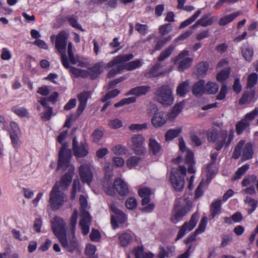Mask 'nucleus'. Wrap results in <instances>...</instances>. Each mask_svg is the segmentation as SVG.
Wrapping results in <instances>:
<instances>
[{
	"label": "nucleus",
	"instance_id": "nucleus-1",
	"mask_svg": "<svg viewBox=\"0 0 258 258\" xmlns=\"http://www.w3.org/2000/svg\"><path fill=\"white\" fill-rule=\"evenodd\" d=\"M61 157L58 156L57 170H68V172L55 183L50 193L49 202L51 208L54 210H58L66 201V195L62 191L67 189L70 185L75 170L74 166L70 163L69 156Z\"/></svg>",
	"mask_w": 258,
	"mask_h": 258
},
{
	"label": "nucleus",
	"instance_id": "nucleus-2",
	"mask_svg": "<svg viewBox=\"0 0 258 258\" xmlns=\"http://www.w3.org/2000/svg\"><path fill=\"white\" fill-rule=\"evenodd\" d=\"M67 38L68 36L65 32H59L56 37L55 47L61 54V61L63 67L66 69H70V72L75 77H79L81 69L70 66L66 54Z\"/></svg>",
	"mask_w": 258,
	"mask_h": 258
},
{
	"label": "nucleus",
	"instance_id": "nucleus-3",
	"mask_svg": "<svg viewBox=\"0 0 258 258\" xmlns=\"http://www.w3.org/2000/svg\"><path fill=\"white\" fill-rule=\"evenodd\" d=\"M186 174V168L184 166H179L178 168H173L171 169L169 180L176 191L180 192L183 189Z\"/></svg>",
	"mask_w": 258,
	"mask_h": 258
},
{
	"label": "nucleus",
	"instance_id": "nucleus-4",
	"mask_svg": "<svg viewBox=\"0 0 258 258\" xmlns=\"http://www.w3.org/2000/svg\"><path fill=\"white\" fill-rule=\"evenodd\" d=\"M65 225L63 220L57 216H55L53 221H51V227L54 234L58 238L61 245L63 247H67L68 241L67 238Z\"/></svg>",
	"mask_w": 258,
	"mask_h": 258
},
{
	"label": "nucleus",
	"instance_id": "nucleus-5",
	"mask_svg": "<svg viewBox=\"0 0 258 258\" xmlns=\"http://www.w3.org/2000/svg\"><path fill=\"white\" fill-rule=\"evenodd\" d=\"M79 201L81 205L80 212L81 216L79 225L81 227L83 233L86 235L89 232V226L91 224V217L87 211L88 203L86 198L84 196L81 195Z\"/></svg>",
	"mask_w": 258,
	"mask_h": 258
},
{
	"label": "nucleus",
	"instance_id": "nucleus-6",
	"mask_svg": "<svg viewBox=\"0 0 258 258\" xmlns=\"http://www.w3.org/2000/svg\"><path fill=\"white\" fill-rule=\"evenodd\" d=\"M134 55L131 53L120 54L115 57L107 64L108 68L113 67V68L108 73V78H112L115 75L119 74L123 70L122 67V63L132 59Z\"/></svg>",
	"mask_w": 258,
	"mask_h": 258
},
{
	"label": "nucleus",
	"instance_id": "nucleus-7",
	"mask_svg": "<svg viewBox=\"0 0 258 258\" xmlns=\"http://www.w3.org/2000/svg\"><path fill=\"white\" fill-rule=\"evenodd\" d=\"M253 152L251 143L245 144V141L240 140L234 148L232 158L237 159L241 156V160L245 161L252 158Z\"/></svg>",
	"mask_w": 258,
	"mask_h": 258
},
{
	"label": "nucleus",
	"instance_id": "nucleus-8",
	"mask_svg": "<svg viewBox=\"0 0 258 258\" xmlns=\"http://www.w3.org/2000/svg\"><path fill=\"white\" fill-rule=\"evenodd\" d=\"M155 96L157 102L164 106L171 105L174 101L172 91L168 85H164L157 89Z\"/></svg>",
	"mask_w": 258,
	"mask_h": 258
},
{
	"label": "nucleus",
	"instance_id": "nucleus-9",
	"mask_svg": "<svg viewBox=\"0 0 258 258\" xmlns=\"http://www.w3.org/2000/svg\"><path fill=\"white\" fill-rule=\"evenodd\" d=\"M78 216V211L77 209H75L70 219V230L73 236V239L70 240L69 243L68 242V247H64L67 249V251L70 252H73L75 249L78 246V242L76 239L74 238L75 228L76 226L77 219Z\"/></svg>",
	"mask_w": 258,
	"mask_h": 258
},
{
	"label": "nucleus",
	"instance_id": "nucleus-10",
	"mask_svg": "<svg viewBox=\"0 0 258 258\" xmlns=\"http://www.w3.org/2000/svg\"><path fill=\"white\" fill-rule=\"evenodd\" d=\"M132 149L135 154L138 155H142L145 154L146 151V148L144 146L145 138L142 135H135L132 139Z\"/></svg>",
	"mask_w": 258,
	"mask_h": 258
},
{
	"label": "nucleus",
	"instance_id": "nucleus-11",
	"mask_svg": "<svg viewBox=\"0 0 258 258\" xmlns=\"http://www.w3.org/2000/svg\"><path fill=\"white\" fill-rule=\"evenodd\" d=\"M110 208L114 213L111 216V223L113 228L116 229L118 227L117 222L121 224L124 223L126 218L125 214L119 210L114 204L110 205Z\"/></svg>",
	"mask_w": 258,
	"mask_h": 258
},
{
	"label": "nucleus",
	"instance_id": "nucleus-12",
	"mask_svg": "<svg viewBox=\"0 0 258 258\" xmlns=\"http://www.w3.org/2000/svg\"><path fill=\"white\" fill-rule=\"evenodd\" d=\"M199 219V215L196 213L194 214L188 222H185L180 227L177 235L176 240L181 238L187 231H190L196 226Z\"/></svg>",
	"mask_w": 258,
	"mask_h": 258
},
{
	"label": "nucleus",
	"instance_id": "nucleus-13",
	"mask_svg": "<svg viewBox=\"0 0 258 258\" xmlns=\"http://www.w3.org/2000/svg\"><path fill=\"white\" fill-rule=\"evenodd\" d=\"M188 55V51L184 50L176 57L175 63L178 64V69L180 71H183L191 66L192 59L189 57H185Z\"/></svg>",
	"mask_w": 258,
	"mask_h": 258
},
{
	"label": "nucleus",
	"instance_id": "nucleus-14",
	"mask_svg": "<svg viewBox=\"0 0 258 258\" xmlns=\"http://www.w3.org/2000/svg\"><path fill=\"white\" fill-rule=\"evenodd\" d=\"M79 171L81 181L90 185L93 178V173L90 165L89 164L81 165L79 167Z\"/></svg>",
	"mask_w": 258,
	"mask_h": 258
},
{
	"label": "nucleus",
	"instance_id": "nucleus-15",
	"mask_svg": "<svg viewBox=\"0 0 258 258\" xmlns=\"http://www.w3.org/2000/svg\"><path fill=\"white\" fill-rule=\"evenodd\" d=\"M114 189L120 196H126L129 194V189L125 182L121 178L115 179L113 184Z\"/></svg>",
	"mask_w": 258,
	"mask_h": 258
},
{
	"label": "nucleus",
	"instance_id": "nucleus-16",
	"mask_svg": "<svg viewBox=\"0 0 258 258\" xmlns=\"http://www.w3.org/2000/svg\"><path fill=\"white\" fill-rule=\"evenodd\" d=\"M90 91H84L78 95L79 104L78 107L77 112L80 115L86 107L88 99L91 97Z\"/></svg>",
	"mask_w": 258,
	"mask_h": 258
},
{
	"label": "nucleus",
	"instance_id": "nucleus-17",
	"mask_svg": "<svg viewBox=\"0 0 258 258\" xmlns=\"http://www.w3.org/2000/svg\"><path fill=\"white\" fill-rule=\"evenodd\" d=\"M167 114L163 111L158 112L154 115L151 119V122L156 127L163 125L167 120Z\"/></svg>",
	"mask_w": 258,
	"mask_h": 258
},
{
	"label": "nucleus",
	"instance_id": "nucleus-18",
	"mask_svg": "<svg viewBox=\"0 0 258 258\" xmlns=\"http://www.w3.org/2000/svg\"><path fill=\"white\" fill-rule=\"evenodd\" d=\"M228 133L226 131H221L218 132V135L216 142L215 149L217 151L220 150L223 147H227V138Z\"/></svg>",
	"mask_w": 258,
	"mask_h": 258
},
{
	"label": "nucleus",
	"instance_id": "nucleus-19",
	"mask_svg": "<svg viewBox=\"0 0 258 258\" xmlns=\"http://www.w3.org/2000/svg\"><path fill=\"white\" fill-rule=\"evenodd\" d=\"M192 92L196 96H202L204 93H206L205 80H201L195 83L192 88Z\"/></svg>",
	"mask_w": 258,
	"mask_h": 258
},
{
	"label": "nucleus",
	"instance_id": "nucleus-20",
	"mask_svg": "<svg viewBox=\"0 0 258 258\" xmlns=\"http://www.w3.org/2000/svg\"><path fill=\"white\" fill-rule=\"evenodd\" d=\"M255 93L253 90L243 92L242 97L239 100V104L241 105L249 104L255 100Z\"/></svg>",
	"mask_w": 258,
	"mask_h": 258
},
{
	"label": "nucleus",
	"instance_id": "nucleus-21",
	"mask_svg": "<svg viewBox=\"0 0 258 258\" xmlns=\"http://www.w3.org/2000/svg\"><path fill=\"white\" fill-rule=\"evenodd\" d=\"M75 156L77 157H84L88 153V148L85 143H81L78 146L73 149Z\"/></svg>",
	"mask_w": 258,
	"mask_h": 258
},
{
	"label": "nucleus",
	"instance_id": "nucleus-22",
	"mask_svg": "<svg viewBox=\"0 0 258 258\" xmlns=\"http://www.w3.org/2000/svg\"><path fill=\"white\" fill-rule=\"evenodd\" d=\"M175 213L174 218L171 219L173 223H176V222L182 218L183 216H185L188 212V210L186 209L185 207H179L178 205H175Z\"/></svg>",
	"mask_w": 258,
	"mask_h": 258
},
{
	"label": "nucleus",
	"instance_id": "nucleus-23",
	"mask_svg": "<svg viewBox=\"0 0 258 258\" xmlns=\"http://www.w3.org/2000/svg\"><path fill=\"white\" fill-rule=\"evenodd\" d=\"M104 65V64L103 62H100L95 64L93 67L89 69L91 79H95L103 72Z\"/></svg>",
	"mask_w": 258,
	"mask_h": 258
},
{
	"label": "nucleus",
	"instance_id": "nucleus-24",
	"mask_svg": "<svg viewBox=\"0 0 258 258\" xmlns=\"http://www.w3.org/2000/svg\"><path fill=\"white\" fill-rule=\"evenodd\" d=\"M189 81L186 80L179 84L176 89V94L181 97H184L189 90Z\"/></svg>",
	"mask_w": 258,
	"mask_h": 258
},
{
	"label": "nucleus",
	"instance_id": "nucleus-25",
	"mask_svg": "<svg viewBox=\"0 0 258 258\" xmlns=\"http://www.w3.org/2000/svg\"><path fill=\"white\" fill-rule=\"evenodd\" d=\"M149 86H141L132 88L127 94H132L137 96H140L146 94L150 90Z\"/></svg>",
	"mask_w": 258,
	"mask_h": 258
},
{
	"label": "nucleus",
	"instance_id": "nucleus-26",
	"mask_svg": "<svg viewBox=\"0 0 258 258\" xmlns=\"http://www.w3.org/2000/svg\"><path fill=\"white\" fill-rule=\"evenodd\" d=\"M184 105L185 102L184 101L176 104L169 114L168 117L170 119L175 118L177 116V115L181 112Z\"/></svg>",
	"mask_w": 258,
	"mask_h": 258
},
{
	"label": "nucleus",
	"instance_id": "nucleus-27",
	"mask_svg": "<svg viewBox=\"0 0 258 258\" xmlns=\"http://www.w3.org/2000/svg\"><path fill=\"white\" fill-rule=\"evenodd\" d=\"M221 200H216L212 204L210 208V219H213L216 216V215H217L220 212L221 209Z\"/></svg>",
	"mask_w": 258,
	"mask_h": 258
},
{
	"label": "nucleus",
	"instance_id": "nucleus-28",
	"mask_svg": "<svg viewBox=\"0 0 258 258\" xmlns=\"http://www.w3.org/2000/svg\"><path fill=\"white\" fill-rule=\"evenodd\" d=\"M209 69V64L206 61H202L197 66V72L199 77H204Z\"/></svg>",
	"mask_w": 258,
	"mask_h": 258
},
{
	"label": "nucleus",
	"instance_id": "nucleus-29",
	"mask_svg": "<svg viewBox=\"0 0 258 258\" xmlns=\"http://www.w3.org/2000/svg\"><path fill=\"white\" fill-rule=\"evenodd\" d=\"M239 15V12H236L226 15L219 20L218 24L220 26H225L229 23L233 21Z\"/></svg>",
	"mask_w": 258,
	"mask_h": 258
},
{
	"label": "nucleus",
	"instance_id": "nucleus-30",
	"mask_svg": "<svg viewBox=\"0 0 258 258\" xmlns=\"http://www.w3.org/2000/svg\"><path fill=\"white\" fill-rule=\"evenodd\" d=\"M149 148L150 152L155 155L161 150L160 144L154 139L150 138L149 141Z\"/></svg>",
	"mask_w": 258,
	"mask_h": 258
},
{
	"label": "nucleus",
	"instance_id": "nucleus-31",
	"mask_svg": "<svg viewBox=\"0 0 258 258\" xmlns=\"http://www.w3.org/2000/svg\"><path fill=\"white\" fill-rule=\"evenodd\" d=\"M213 23V20L211 19H209L207 15L203 16L201 19L198 20L192 26V28H196L199 25L202 26H207L212 25Z\"/></svg>",
	"mask_w": 258,
	"mask_h": 258
},
{
	"label": "nucleus",
	"instance_id": "nucleus-32",
	"mask_svg": "<svg viewBox=\"0 0 258 258\" xmlns=\"http://www.w3.org/2000/svg\"><path fill=\"white\" fill-rule=\"evenodd\" d=\"M249 122H246L245 120L241 119L236 124V132L237 135H241L247 127L249 126Z\"/></svg>",
	"mask_w": 258,
	"mask_h": 258
},
{
	"label": "nucleus",
	"instance_id": "nucleus-33",
	"mask_svg": "<svg viewBox=\"0 0 258 258\" xmlns=\"http://www.w3.org/2000/svg\"><path fill=\"white\" fill-rule=\"evenodd\" d=\"M141 66V62L139 59L132 61L125 64L122 63V67L123 70H126L127 71L134 70Z\"/></svg>",
	"mask_w": 258,
	"mask_h": 258
},
{
	"label": "nucleus",
	"instance_id": "nucleus-34",
	"mask_svg": "<svg viewBox=\"0 0 258 258\" xmlns=\"http://www.w3.org/2000/svg\"><path fill=\"white\" fill-rule=\"evenodd\" d=\"M230 73V68L221 71L217 75V80L222 84L225 83V81L229 78Z\"/></svg>",
	"mask_w": 258,
	"mask_h": 258
},
{
	"label": "nucleus",
	"instance_id": "nucleus-35",
	"mask_svg": "<svg viewBox=\"0 0 258 258\" xmlns=\"http://www.w3.org/2000/svg\"><path fill=\"white\" fill-rule=\"evenodd\" d=\"M244 202L248 204L249 206L250 207V208L248 209L247 212L248 214H251L255 210L257 206V201L250 197L247 196L244 200Z\"/></svg>",
	"mask_w": 258,
	"mask_h": 258
},
{
	"label": "nucleus",
	"instance_id": "nucleus-36",
	"mask_svg": "<svg viewBox=\"0 0 258 258\" xmlns=\"http://www.w3.org/2000/svg\"><path fill=\"white\" fill-rule=\"evenodd\" d=\"M120 243L122 246H126L132 241V236L127 233H123L118 237Z\"/></svg>",
	"mask_w": 258,
	"mask_h": 258
},
{
	"label": "nucleus",
	"instance_id": "nucleus-37",
	"mask_svg": "<svg viewBox=\"0 0 258 258\" xmlns=\"http://www.w3.org/2000/svg\"><path fill=\"white\" fill-rule=\"evenodd\" d=\"M201 13V10H198L191 17L182 22L180 25L179 28L182 29L190 25L196 20Z\"/></svg>",
	"mask_w": 258,
	"mask_h": 258
},
{
	"label": "nucleus",
	"instance_id": "nucleus-38",
	"mask_svg": "<svg viewBox=\"0 0 258 258\" xmlns=\"http://www.w3.org/2000/svg\"><path fill=\"white\" fill-rule=\"evenodd\" d=\"M206 93L207 94H215L219 89V86L215 83L208 82L205 85Z\"/></svg>",
	"mask_w": 258,
	"mask_h": 258
},
{
	"label": "nucleus",
	"instance_id": "nucleus-39",
	"mask_svg": "<svg viewBox=\"0 0 258 258\" xmlns=\"http://www.w3.org/2000/svg\"><path fill=\"white\" fill-rule=\"evenodd\" d=\"M174 48V47L173 45H170L166 49L161 52L160 55L158 57V60L160 61L165 60L170 55Z\"/></svg>",
	"mask_w": 258,
	"mask_h": 258
},
{
	"label": "nucleus",
	"instance_id": "nucleus-40",
	"mask_svg": "<svg viewBox=\"0 0 258 258\" xmlns=\"http://www.w3.org/2000/svg\"><path fill=\"white\" fill-rule=\"evenodd\" d=\"M218 154L216 152L213 153L211 156V161L210 163L208 165V166L206 168V171L208 172V174L210 175H212L215 174L214 170L213 169V166L215 164L217 158Z\"/></svg>",
	"mask_w": 258,
	"mask_h": 258
},
{
	"label": "nucleus",
	"instance_id": "nucleus-41",
	"mask_svg": "<svg viewBox=\"0 0 258 258\" xmlns=\"http://www.w3.org/2000/svg\"><path fill=\"white\" fill-rule=\"evenodd\" d=\"M181 132V128L168 130L165 135L166 140L168 141L172 140L174 138L177 137Z\"/></svg>",
	"mask_w": 258,
	"mask_h": 258
},
{
	"label": "nucleus",
	"instance_id": "nucleus-42",
	"mask_svg": "<svg viewBox=\"0 0 258 258\" xmlns=\"http://www.w3.org/2000/svg\"><path fill=\"white\" fill-rule=\"evenodd\" d=\"M249 166L248 164H244L242 167L239 168L236 171L234 176L233 177V180H237L241 178V177L249 169Z\"/></svg>",
	"mask_w": 258,
	"mask_h": 258
},
{
	"label": "nucleus",
	"instance_id": "nucleus-43",
	"mask_svg": "<svg viewBox=\"0 0 258 258\" xmlns=\"http://www.w3.org/2000/svg\"><path fill=\"white\" fill-rule=\"evenodd\" d=\"M241 52L242 56L247 61H250L252 60L253 54V50L252 48H242Z\"/></svg>",
	"mask_w": 258,
	"mask_h": 258
},
{
	"label": "nucleus",
	"instance_id": "nucleus-44",
	"mask_svg": "<svg viewBox=\"0 0 258 258\" xmlns=\"http://www.w3.org/2000/svg\"><path fill=\"white\" fill-rule=\"evenodd\" d=\"M258 76L255 73L250 74L247 79V87L251 88L256 84L257 81Z\"/></svg>",
	"mask_w": 258,
	"mask_h": 258
},
{
	"label": "nucleus",
	"instance_id": "nucleus-45",
	"mask_svg": "<svg viewBox=\"0 0 258 258\" xmlns=\"http://www.w3.org/2000/svg\"><path fill=\"white\" fill-rule=\"evenodd\" d=\"M172 29V25L170 23H168L161 26L159 29V32L162 36H163L171 31Z\"/></svg>",
	"mask_w": 258,
	"mask_h": 258
},
{
	"label": "nucleus",
	"instance_id": "nucleus-46",
	"mask_svg": "<svg viewBox=\"0 0 258 258\" xmlns=\"http://www.w3.org/2000/svg\"><path fill=\"white\" fill-rule=\"evenodd\" d=\"M136 101V98L135 97H131L121 100L119 102L114 104L115 107H118L126 104H130Z\"/></svg>",
	"mask_w": 258,
	"mask_h": 258
},
{
	"label": "nucleus",
	"instance_id": "nucleus-47",
	"mask_svg": "<svg viewBox=\"0 0 258 258\" xmlns=\"http://www.w3.org/2000/svg\"><path fill=\"white\" fill-rule=\"evenodd\" d=\"M258 115V107H256L250 112L247 113L245 117L242 119L246 122L250 123V121L254 119Z\"/></svg>",
	"mask_w": 258,
	"mask_h": 258
},
{
	"label": "nucleus",
	"instance_id": "nucleus-48",
	"mask_svg": "<svg viewBox=\"0 0 258 258\" xmlns=\"http://www.w3.org/2000/svg\"><path fill=\"white\" fill-rule=\"evenodd\" d=\"M161 68V65L160 63H156L150 70L149 72V77H157L161 75L160 73H158L159 70Z\"/></svg>",
	"mask_w": 258,
	"mask_h": 258
},
{
	"label": "nucleus",
	"instance_id": "nucleus-49",
	"mask_svg": "<svg viewBox=\"0 0 258 258\" xmlns=\"http://www.w3.org/2000/svg\"><path fill=\"white\" fill-rule=\"evenodd\" d=\"M207 222V219L206 217L202 218L199 225L198 228L195 230L196 234H200L204 232L205 230L206 224Z\"/></svg>",
	"mask_w": 258,
	"mask_h": 258
},
{
	"label": "nucleus",
	"instance_id": "nucleus-50",
	"mask_svg": "<svg viewBox=\"0 0 258 258\" xmlns=\"http://www.w3.org/2000/svg\"><path fill=\"white\" fill-rule=\"evenodd\" d=\"M158 107L156 105V104L150 103L148 106V108L147 109V114L150 115H155V114L158 113Z\"/></svg>",
	"mask_w": 258,
	"mask_h": 258
},
{
	"label": "nucleus",
	"instance_id": "nucleus-51",
	"mask_svg": "<svg viewBox=\"0 0 258 258\" xmlns=\"http://www.w3.org/2000/svg\"><path fill=\"white\" fill-rule=\"evenodd\" d=\"M80 182L78 179H75L73 181L72 190L71 193V199L74 200L75 198L77 189H80Z\"/></svg>",
	"mask_w": 258,
	"mask_h": 258
},
{
	"label": "nucleus",
	"instance_id": "nucleus-52",
	"mask_svg": "<svg viewBox=\"0 0 258 258\" xmlns=\"http://www.w3.org/2000/svg\"><path fill=\"white\" fill-rule=\"evenodd\" d=\"M140 160L141 158L139 157L132 156L127 160L126 165L129 168H131L132 167L137 165Z\"/></svg>",
	"mask_w": 258,
	"mask_h": 258
},
{
	"label": "nucleus",
	"instance_id": "nucleus-53",
	"mask_svg": "<svg viewBox=\"0 0 258 258\" xmlns=\"http://www.w3.org/2000/svg\"><path fill=\"white\" fill-rule=\"evenodd\" d=\"M228 89L226 84L223 83L220 92L217 96V99L219 100L224 99L225 98Z\"/></svg>",
	"mask_w": 258,
	"mask_h": 258
},
{
	"label": "nucleus",
	"instance_id": "nucleus-54",
	"mask_svg": "<svg viewBox=\"0 0 258 258\" xmlns=\"http://www.w3.org/2000/svg\"><path fill=\"white\" fill-rule=\"evenodd\" d=\"M96 250V248L95 246L92 244H89L86 246L85 253L87 255L90 256L89 258H96L94 256Z\"/></svg>",
	"mask_w": 258,
	"mask_h": 258
},
{
	"label": "nucleus",
	"instance_id": "nucleus-55",
	"mask_svg": "<svg viewBox=\"0 0 258 258\" xmlns=\"http://www.w3.org/2000/svg\"><path fill=\"white\" fill-rule=\"evenodd\" d=\"M137 206V201L134 198H129L126 201L125 206L127 209L130 210H133L136 208Z\"/></svg>",
	"mask_w": 258,
	"mask_h": 258
},
{
	"label": "nucleus",
	"instance_id": "nucleus-56",
	"mask_svg": "<svg viewBox=\"0 0 258 258\" xmlns=\"http://www.w3.org/2000/svg\"><path fill=\"white\" fill-rule=\"evenodd\" d=\"M68 21L70 23V24L73 27L75 28H77L78 29L81 30L82 31H84L83 29H82V27L81 25L78 24L77 20L75 17L74 16H72L70 18H68Z\"/></svg>",
	"mask_w": 258,
	"mask_h": 258
},
{
	"label": "nucleus",
	"instance_id": "nucleus-57",
	"mask_svg": "<svg viewBox=\"0 0 258 258\" xmlns=\"http://www.w3.org/2000/svg\"><path fill=\"white\" fill-rule=\"evenodd\" d=\"M12 110L18 115L21 116H26L28 112L26 109L18 106H15L13 107Z\"/></svg>",
	"mask_w": 258,
	"mask_h": 258
},
{
	"label": "nucleus",
	"instance_id": "nucleus-58",
	"mask_svg": "<svg viewBox=\"0 0 258 258\" xmlns=\"http://www.w3.org/2000/svg\"><path fill=\"white\" fill-rule=\"evenodd\" d=\"M68 147V144L67 143H64L62 147L59 151L58 156H60V158H62V156H69L71 151L70 150L67 149V147Z\"/></svg>",
	"mask_w": 258,
	"mask_h": 258
},
{
	"label": "nucleus",
	"instance_id": "nucleus-59",
	"mask_svg": "<svg viewBox=\"0 0 258 258\" xmlns=\"http://www.w3.org/2000/svg\"><path fill=\"white\" fill-rule=\"evenodd\" d=\"M135 29L141 34L145 35L148 29V26L140 23H137L135 25Z\"/></svg>",
	"mask_w": 258,
	"mask_h": 258
},
{
	"label": "nucleus",
	"instance_id": "nucleus-60",
	"mask_svg": "<svg viewBox=\"0 0 258 258\" xmlns=\"http://www.w3.org/2000/svg\"><path fill=\"white\" fill-rule=\"evenodd\" d=\"M90 238L92 241H98L100 238V233L98 230L93 229L90 234Z\"/></svg>",
	"mask_w": 258,
	"mask_h": 258
},
{
	"label": "nucleus",
	"instance_id": "nucleus-61",
	"mask_svg": "<svg viewBox=\"0 0 258 258\" xmlns=\"http://www.w3.org/2000/svg\"><path fill=\"white\" fill-rule=\"evenodd\" d=\"M129 128L131 131H142L147 128V124H132L129 126Z\"/></svg>",
	"mask_w": 258,
	"mask_h": 258
},
{
	"label": "nucleus",
	"instance_id": "nucleus-62",
	"mask_svg": "<svg viewBox=\"0 0 258 258\" xmlns=\"http://www.w3.org/2000/svg\"><path fill=\"white\" fill-rule=\"evenodd\" d=\"M218 132L215 131H212L207 134V137L208 141L215 142L217 141Z\"/></svg>",
	"mask_w": 258,
	"mask_h": 258
},
{
	"label": "nucleus",
	"instance_id": "nucleus-63",
	"mask_svg": "<svg viewBox=\"0 0 258 258\" xmlns=\"http://www.w3.org/2000/svg\"><path fill=\"white\" fill-rule=\"evenodd\" d=\"M109 125L113 128L116 129L122 126V122L118 119H115L109 121Z\"/></svg>",
	"mask_w": 258,
	"mask_h": 258
},
{
	"label": "nucleus",
	"instance_id": "nucleus-64",
	"mask_svg": "<svg viewBox=\"0 0 258 258\" xmlns=\"http://www.w3.org/2000/svg\"><path fill=\"white\" fill-rule=\"evenodd\" d=\"M103 133L98 130H96L92 134L93 141L94 142H98L102 137Z\"/></svg>",
	"mask_w": 258,
	"mask_h": 258
}]
</instances>
